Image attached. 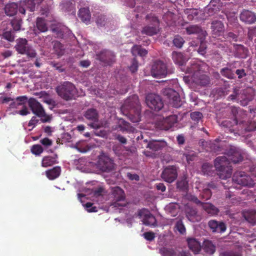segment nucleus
Wrapping results in <instances>:
<instances>
[{
  "label": "nucleus",
  "mask_w": 256,
  "mask_h": 256,
  "mask_svg": "<svg viewBox=\"0 0 256 256\" xmlns=\"http://www.w3.org/2000/svg\"><path fill=\"white\" fill-rule=\"evenodd\" d=\"M228 158L226 156H220L214 160V168L219 172V177L226 180L230 178L232 174V166L230 160L234 164L238 163L242 160V156L240 149L236 147L230 148L228 151Z\"/></svg>",
  "instance_id": "obj_1"
},
{
  "label": "nucleus",
  "mask_w": 256,
  "mask_h": 256,
  "mask_svg": "<svg viewBox=\"0 0 256 256\" xmlns=\"http://www.w3.org/2000/svg\"><path fill=\"white\" fill-rule=\"evenodd\" d=\"M58 94L66 100L73 99L76 94L74 85L70 82H64L56 88Z\"/></svg>",
  "instance_id": "obj_2"
},
{
  "label": "nucleus",
  "mask_w": 256,
  "mask_h": 256,
  "mask_svg": "<svg viewBox=\"0 0 256 256\" xmlns=\"http://www.w3.org/2000/svg\"><path fill=\"white\" fill-rule=\"evenodd\" d=\"M28 105L32 113L42 118L43 122H50L52 117L46 114L43 106L34 98H30L28 100Z\"/></svg>",
  "instance_id": "obj_3"
},
{
  "label": "nucleus",
  "mask_w": 256,
  "mask_h": 256,
  "mask_svg": "<svg viewBox=\"0 0 256 256\" xmlns=\"http://www.w3.org/2000/svg\"><path fill=\"white\" fill-rule=\"evenodd\" d=\"M232 180L234 185L239 186L238 188H240V186H252L254 184L252 178L244 172H236L233 175Z\"/></svg>",
  "instance_id": "obj_4"
},
{
  "label": "nucleus",
  "mask_w": 256,
  "mask_h": 256,
  "mask_svg": "<svg viewBox=\"0 0 256 256\" xmlns=\"http://www.w3.org/2000/svg\"><path fill=\"white\" fill-rule=\"evenodd\" d=\"M112 192L114 198L112 206L118 208L125 206L126 205L125 194L121 188L118 186L114 187L112 188Z\"/></svg>",
  "instance_id": "obj_5"
},
{
  "label": "nucleus",
  "mask_w": 256,
  "mask_h": 256,
  "mask_svg": "<svg viewBox=\"0 0 256 256\" xmlns=\"http://www.w3.org/2000/svg\"><path fill=\"white\" fill-rule=\"evenodd\" d=\"M16 50L20 54H26L30 58H35L36 53L32 47L28 44V40L26 38H20L18 40L17 44L15 46Z\"/></svg>",
  "instance_id": "obj_6"
},
{
  "label": "nucleus",
  "mask_w": 256,
  "mask_h": 256,
  "mask_svg": "<svg viewBox=\"0 0 256 256\" xmlns=\"http://www.w3.org/2000/svg\"><path fill=\"white\" fill-rule=\"evenodd\" d=\"M97 168L104 172H110L114 168L115 164L114 160L105 154L99 156L96 164Z\"/></svg>",
  "instance_id": "obj_7"
},
{
  "label": "nucleus",
  "mask_w": 256,
  "mask_h": 256,
  "mask_svg": "<svg viewBox=\"0 0 256 256\" xmlns=\"http://www.w3.org/2000/svg\"><path fill=\"white\" fill-rule=\"evenodd\" d=\"M147 106L152 110L158 112L164 106V104L160 96L154 94H148L146 98Z\"/></svg>",
  "instance_id": "obj_8"
},
{
  "label": "nucleus",
  "mask_w": 256,
  "mask_h": 256,
  "mask_svg": "<svg viewBox=\"0 0 256 256\" xmlns=\"http://www.w3.org/2000/svg\"><path fill=\"white\" fill-rule=\"evenodd\" d=\"M122 112L134 111L140 110V106L138 97L136 94H133L129 96L125 101L121 107Z\"/></svg>",
  "instance_id": "obj_9"
},
{
  "label": "nucleus",
  "mask_w": 256,
  "mask_h": 256,
  "mask_svg": "<svg viewBox=\"0 0 256 256\" xmlns=\"http://www.w3.org/2000/svg\"><path fill=\"white\" fill-rule=\"evenodd\" d=\"M164 94L167 96L169 103L172 106L178 108L182 105L179 94L172 88L165 89L163 92Z\"/></svg>",
  "instance_id": "obj_10"
},
{
  "label": "nucleus",
  "mask_w": 256,
  "mask_h": 256,
  "mask_svg": "<svg viewBox=\"0 0 256 256\" xmlns=\"http://www.w3.org/2000/svg\"><path fill=\"white\" fill-rule=\"evenodd\" d=\"M168 73L167 66L162 61L156 62L152 66L151 74L154 78L166 76Z\"/></svg>",
  "instance_id": "obj_11"
},
{
  "label": "nucleus",
  "mask_w": 256,
  "mask_h": 256,
  "mask_svg": "<svg viewBox=\"0 0 256 256\" xmlns=\"http://www.w3.org/2000/svg\"><path fill=\"white\" fill-rule=\"evenodd\" d=\"M162 178L168 183L174 182L178 177V170L176 166H170L166 167L161 174Z\"/></svg>",
  "instance_id": "obj_12"
},
{
  "label": "nucleus",
  "mask_w": 256,
  "mask_h": 256,
  "mask_svg": "<svg viewBox=\"0 0 256 256\" xmlns=\"http://www.w3.org/2000/svg\"><path fill=\"white\" fill-rule=\"evenodd\" d=\"M177 117L175 115H170L166 118L158 120L156 124L157 127L161 130H168L176 122Z\"/></svg>",
  "instance_id": "obj_13"
},
{
  "label": "nucleus",
  "mask_w": 256,
  "mask_h": 256,
  "mask_svg": "<svg viewBox=\"0 0 256 256\" xmlns=\"http://www.w3.org/2000/svg\"><path fill=\"white\" fill-rule=\"evenodd\" d=\"M97 58L106 65L110 66L116 61L114 54L108 50H104L96 54Z\"/></svg>",
  "instance_id": "obj_14"
},
{
  "label": "nucleus",
  "mask_w": 256,
  "mask_h": 256,
  "mask_svg": "<svg viewBox=\"0 0 256 256\" xmlns=\"http://www.w3.org/2000/svg\"><path fill=\"white\" fill-rule=\"evenodd\" d=\"M85 118L94 122L90 124V126L94 128L98 129L100 128L99 124L96 123L98 120V114L96 110L94 108H89L84 113Z\"/></svg>",
  "instance_id": "obj_15"
},
{
  "label": "nucleus",
  "mask_w": 256,
  "mask_h": 256,
  "mask_svg": "<svg viewBox=\"0 0 256 256\" xmlns=\"http://www.w3.org/2000/svg\"><path fill=\"white\" fill-rule=\"evenodd\" d=\"M240 20L246 24H252L256 22V14L254 12L244 9L240 14Z\"/></svg>",
  "instance_id": "obj_16"
},
{
  "label": "nucleus",
  "mask_w": 256,
  "mask_h": 256,
  "mask_svg": "<svg viewBox=\"0 0 256 256\" xmlns=\"http://www.w3.org/2000/svg\"><path fill=\"white\" fill-rule=\"evenodd\" d=\"M138 216L140 218L144 217L142 222L146 226H154L156 223L154 216L145 208L140 210L138 212Z\"/></svg>",
  "instance_id": "obj_17"
},
{
  "label": "nucleus",
  "mask_w": 256,
  "mask_h": 256,
  "mask_svg": "<svg viewBox=\"0 0 256 256\" xmlns=\"http://www.w3.org/2000/svg\"><path fill=\"white\" fill-rule=\"evenodd\" d=\"M208 226L214 232L222 233L226 230V226L222 222L210 220L208 222Z\"/></svg>",
  "instance_id": "obj_18"
},
{
  "label": "nucleus",
  "mask_w": 256,
  "mask_h": 256,
  "mask_svg": "<svg viewBox=\"0 0 256 256\" xmlns=\"http://www.w3.org/2000/svg\"><path fill=\"white\" fill-rule=\"evenodd\" d=\"M211 29L214 36H222L224 32V24L220 20H214L211 24Z\"/></svg>",
  "instance_id": "obj_19"
},
{
  "label": "nucleus",
  "mask_w": 256,
  "mask_h": 256,
  "mask_svg": "<svg viewBox=\"0 0 256 256\" xmlns=\"http://www.w3.org/2000/svg\"><path fill=\"white\" fill-rule=\"evenodd\" d=\"M199 72H194L193 76L194 82L201 86H206L210 84V78L206 74H200Z\"/></svg>",
  "instance_id": "obj_20"
},
{
  "label": "nucleus",
  "mask_w": 256,
  "mask_h": 256,
  "mask_svg": "<svg viewBox=\"0 0 256 256\" xmlns=\"http://www.w3.org/2000/svg\"><path fill=\"white\" fill-rule=\"evenodd\" d=\"M186 214L188 220L192 222H198L200 220V217L198 214L195 208L187 206L186 208Z\"/></svg>",
  "instance_id": "obj_21"
},
{
  "label": "nucleus",
  "mask_w": 256,
  "mask_h": 256,
  "mask_svg": "<svg viewBox=\"0 0 256 256\" xmlns=\"http://www.w3.org/2000/svg\"><path fill=\"white\" fill-rule=\"evenodd\" d=\"M234 47V56L236 57L244 58L248 55V50L242 44H236Z\"/></svg>",
  "instance_id": "obj_22"
},
{
  "label": "nucleus",
  "mask_w": 256,
  "mask_h": 256,
  "mask_svg": "<svg viewBox=\"0 0 256 256\" xmlns=\"http://www.w3.org/2000/svg\"><path fill=\"white\" fill-rule=\"evenodd\" d=\"M78 16L81 20L88 24L90 22L91 18L88 8H83L80 9Z\"/></svg>",
  "instance_id": "obj_23"
},
{
  "label": "nucleus",
  "mask_w": 256,
  "mask_h": 256,
  "mask_svg": "<svg viewBox=\"0 0 256 256\" xmlns=\"http://www.w3.org/2000/svg\"><path fill=\"white\" fill-rule=\"evenodd\" d=\"M188 244L190 249L195 254H198L201 250L200 244L196 238H191L188 239Z\"/></svg>",
  "instance_id": "obj_24"
},
{
  "label": "nucleus",
  "mask_w": 256,
  "mask_h": 256,
  "mask_svg": "<svg viewBox=\"0 0 256 256\" xmlns=\"http://www.w3.org/2000/svg\"><path fill=\"white\" fill-rule=\"evenodd\" d=\"M159 32V27L155 26L148 24L144 26L142 30V34L148 36L156 34Z\"/></svg>",
  "instance_id": "obj_25"
},
{
  "label": "nucleus",
  "mask_w": 256,
  "mask_h": 256,
  "mask_svg": "<svg viewBox=\"0 0 256 256\" xmlns=\"http://www.w3.org/2000/svg\"><path fill=\"white\" fill-rule=\"evenodd\" d=\"M61 172L60 166H55L52 169L46 171V174L47 178L50 180H54L58 178Z\"/></svg>",
  "instance_id": "obj_26"
},
{
  "label": "nucleus",
  "mask_w": 256,
  "mask_h": 256,
  "mask_svg": "<svg viewBox=\"0 0 256 256\" xmlns=\"http://www.w3.org/2000/svg\"><path fill=\"white\" fill-rule=\"evenodd\" d=\"M18 10V6L15 2L9 3L6 4L4 8L6 14L8 16H13L15 15Z\"/></svg>",
  "instance_id": "obj_27"
},
{
  "label": "nucleus",
  "mask_w": 256,
  "mask_h": 256,
  "mask_svg": "<svg viewBox=\"0 0 256 256\" xmlns=\"http://www.w3.org/2000/svg\"><path fill=\"white\" fill-rule=\"evenodd\" d=\"M58 163L56 161V157L50 156H44L42 160V166L47 168L51 166L54 164Z\"/></svg>",
  "instance_id": "obj_28"
},
{
  "label": "nucleus",
  "mask_w": 256,
  "mask_h": 256,
  "mask_svg": "<svg viewBox=\"0 0 256 256\" xmlns=\"http://www.w3.org/2000/svg\"><path fill=\"white\" fill-rule=\"evenodd\" d=\"M202 207L206 213L211 216L216 215L219 212L218 208L210 203H204Z\"/></svg>",
  "instance_id": "obj_29"
},
{
  "label": "nucleus",
  "mask_w": 256,
  "mask_h": 256,
  "mask_svg": "<svg viewBox=\"0 0 256 256\" xmlns=\"http://www.w3.org/2000/svg\"><path fill=\"white\" fill-rule=\"evenodd\" d=\"M123 112L126 113L125 114L128 116L132 122H138L140 121V110Z\"/></svg>",
  "instance_id": "obj_30"
},
{
  "label": "nucleus",
  "mask_w": 256,
  "mask_h": 256,
  "mask_svg": "<svg viewBox=\"0 0 256 256\" xmlns=\"http://www.w3.org/2000/svg\"><path fill=\"white\" fill-rule=\"evenodd\" d=\"M202 248L206 252L210 254H213L216 251L215 246L209 240H204Z\"/></svg>",
  "instance_id": "obj_31"
},
{
  "label": "nucleus",
  "mask_w": 256,
  "mask_h": 256,
  "mask_svg": "<svg viewBox=\"0 0 256 256\" xmlns=\"http://www.w3.org/2000/svg\"><path fill=\"white\" fill-rule=\"evenodd\" d=\"M230 108V112L233 115L234 118L233 119V124H229L230 121L228 120H224L222 122V124L224 126H225L226 127H230L232 126L234 124H238V121L236 118V116L237 114L238 113V108L232 106Z\"/></svg>",
  "instance_id": "obj_32"
},
{
  "label": "nucleus",
  "mask_w": 256,
  "mask_h": 256,
  "mask_svg": "<svg viewBox=\"0 0 256 256\" xmlns=\"http://www.w3.org/2000/svg\"><path fill=\"white\" fill-rule=\"evenodd\" d=\"M36 26L38 30L42 32H44L48 30L46 20L42 18H38L36 22Z\"/></svg>",
  "instance_id": "obj_33"
},
{
  "label": "nucleus",
  "mask_w": 256,
  "mask_h": 256,
  "mask_svg": "<svg viewBox=\"0 0 256 256\" xmlns=\"http://www.w3.org/2000/svg\"><path fill=\"white\" fill-rule=\"evenodd\" d=\"M245 219L252 224H256V211L254 210H248L244 213Z\"/></svg>",
  "instance_id": "obj_34"
},
{
  "label": "nucleus",
  "mask_w": 256,
  "mask_h": 256,
  "mask_svg": "<svg viewBox=\"0 0 256 256\" xmlns=\"http://www.w3.org/2000/svg\"><path fill=\"white\" fill-rule=\"evenodd\" d=\"M165 146L164 142L158 141H150L147 146V148H150L152 151H158L162 150Z\"/></svg>",
  "instance_id": "obj_35"
},
{
  "label": "nucleus",
  "mask_w": 256,
  "mask_h": 256,
  "mask_svg": "<svg viewBox=\"0 0 256 256\" xmlns=\"http://www.w3.org/2000/svg\"><path fill=\"white\" fill-rule=\"evenodd\" d=\"M172 58L176 64L182 66L184 64V59L181 52H174L172 53Z\"/></svg>",
  "instance_id": "obj_36"
},
{
  "label": "nucleus",
  "mask_w": 256,
  "mask_h": 256,
  "mask_svg": "<svg viewBox=\"0 0 256 256\" xmlns=\"http://www.w3.org/2000/svg\"><path fill=\"white\" fill-rule=\"evenodd\" d=\"M41 96L40 98H42V102L50 106V109H52V108L56 106V102L52 98H48V94L45 92H42Z\"/></svg>",
  "instance_id": "obj_37"
},
{
  "label": "nucleus",
  "mask_w": 256,
  "mask_h": 256,
  "mask_svg": "<svg viewBox=\"0 0 256 256\" xmlns=\"http://www.w3.org/2000/svg\"><path fill=\"white\" fill-rule=\"evenodd\" d=\"M202 172L204 175L212 176L214 173V166L211 164L204 163L202 166Z\"/></svg>",
  "instance_id": "obj_38"
},
{
  "label": "nucleus",
  "mask_w": 256,
  "mask_h": 256,
  "mask_svg": "<svg viewBox=\"0 0 256 256\" xmlns=\"http://www.w3.org/2000/svg\"><path fill=\"white\" fill-rule=\"evenodd\" d=\"M133 55L138 54L140 56H144L148 54V51L140 46L134 45L132 48Z\"/></svg>",
  "instance_id": "obj_39"
},
{
  "label": "nucleus",
  "mask_w": 256,
  "mask_h": 256,
  "mask_svg": "<svg viewBox=\"0 0 256 256\" xmlns=\"http://www.w3.org/2000/svg\"><path fill=\"white\" fill-rule=\"evenodd\" d=\"M146 20L148 22L150 23V25L160 26V20L158 17L156 16L154 14H150L146 16Z\"/></svg>",
  "instance_id": "obj_40"
},
{
  "label": "nucleus",
  "mask_w": 256,
  "mask_h": 256,
  "mask_svg": "<svg viewBox=\"0 0 256 256\" xmlns=\"http://www.w3.org/2000/svg\"><path fill=\"white\" fill-rule=\"evenodd\" d=\"M186 30L188 34H198L202 32V28L198 25H190L188 26Z\"/></svg>",
  "instance_id": "obj_41"
},
{
  "label": "nucleus",
  "mask_w": 256,
  "mask_h": 256,
  "mask_svg": "<svg viewBox=\"0 0 256 256\" xmlns=\"http://www.w3.org/2000/svg\"><path fill=\"white\" fill-rule=\"evenodd\" d=\"M20 4L24 6L30 12H34L35 10L36 4L34 0H22Z\"/></svg>",
  "instance_id": "obj_42"
},
{
  "label": "nucleus",
  "mask_w": 256,
  "mask_h": 256,
  "mask_svg": "<svg viewBox=\"0 0 256 256\" xmlns=\"http://www.w3.org/2000/svg\"><path fill=\"white\" fill-rule=\"evenodd\" d=\"M176 187L180 190L187 192L188 189V182L186 179H182L176 182Z\"/></svg>",
  "instance_id": "obj_43"
},
{
  "label": "nucleus",
  "mask_w": 256,
  "mask_h": 256,
  "mask_svg": "<svg viewBox=\"0 0 256 256\" xmlns=\"http://www.w3.org/2000/svg\"><path fill=\"white\" fill-rule=\"evenodd\" d=\"M220 74L229 79H233L234 78V74L230 68H224L220 70Z\"/></svg>",
  "instance_id": "obj_44"
},
{
  "label": "nucleus",
  "mask_w": 256,
  "mask_h": 256,
  "mask_svg": "<svg viewBox=\"0 0 256 256\" xmlns=\"http://www.w3.org/2000/svg\"><path fill=\"white\" fill-rule=\"evenodd\" d=\"M160 252L162 256H176V252L172 248H163Z\"/></svg>",
  "instance_id": "obj_45"
},
{
  "label": "nucleus",
  "mask_w": 256,
  "mask_h": 256,
  "mask_svg": "<svg viewBox=\"0 0 256 256\" xmlns=\"http://www.w3.org/2000/svg\"><path fill=\"white\" fill-rule=\"evenodd\" d=\"M184 13L188 15V18L190 20L198 14V10L196 8H186L184 10Z\"/></svg>",
  "instance_id": "obj_46"
},
{
  "label": "nucleus",
  "mask_w": 256,
  "mask_h": 256,
  "mask_svg": "<svg viewBox=\"0 0 256 256\" xmlns=\"http://www.w3.org/2000/svg\"><path fill=\"white\" fill-rule=\"evenodd\" d=\"M174 228L180 234H184L186 233V228L181 219L178 220L175 224Z\"/></svg>",
  "instance_id": "obj_47"
},
{
  "label": "nucleus",
  "mask_w": 256,
  "mask_h": 256,
  "mask_svg": "<svg viewBox=\"0 0 256 256\" xmlns=\"http://www.w3.org/2000/svg\"><path fill=\"white\" fill-rule=\"evenodd\" d=\"M94 16L96 19V23L98 26H102L105 25L106 22V16L98 14L94 15Z\"/></svg>",
  "instance_id": "obj_48"
},
{
  "label": "nucleus",
  "mask_w": 256,
  "mask_h": 256,
  "mask_svg": "<svg viewBox=\"0 0 256 256\" xmlns=\"http://www.w3.org/2000/svg\"><path fill=\"white\" fill-rule=\"evenodd\" d=\"M32 153L36 156H40L44 152V148L40 144H34L30 148Z\"/></svg>",
  "instance_id": "obj_49"
},
{
  "label": "nucleus",
  "mask_w": 256,
  "mask_h": 256,
  "mask_svg": "<svg viewBox=\"0 0 256 256\" xmlns=\"http://www.w3.org/2000/svg\"><path fill=\"white\" fill-rule=\"evenodd\" d=\"M208 6L209 10L210 9L215 10L216 11H218L220 7V0H211Z\"/></svg>",
  "instance_id": "obj_50"
},
{
  "label": "nucleus",
  "mask_w": 256,
  "mask_h": 256,
  "mask_svg": "<svg viewBox=\"0 0 256 256\" xmlns=\"http://www.w3.org/2000/svg\"><path fill=\"white\" fill-rule=\"evenodd\" d=\"M244 130L246 132H251L256 129V124L254 121L250 120L244 124Z\"/></svg>",
  "instance_id": "obj_51"
},
{
  "label": "nucleus",
  "mask_w": 256,
  "mask_h": 256,
  "mask_svg": "<svg viewBox=\"0 0 256 256\" xmlns=\"http://www.w3.org/2000/svg\"><path fill=\"white\" fill-rule=\"evenodd\" d=\"M184 42V40L182 38L178 35L176 36L173 40V44L174 46L178 48H181Z\"/></svg>",
  "instance_id": "obj_52"
},
{
  "label": "nucleus",
  "mask_w": 256,
  "mask_h": 256,
  "mask_svg": "<svg viewBox=\"0 0 256 256\" xmlns=\"http://www.w3.org/2000/svg\"><path fill=\"white\" fill-rule=\"evenodd\" d=\"M209 144L211 152L216 154H220L222 152V148L219 144L214 143H210Z\"/></svg>",
  "instance_id": "obj_53"
},
{
  "label": "nucleus",
  "mask_w": 256,
  "mask_h": 256,
  "mask_svg": "<svg viewBox=\"0 0 256 256\" xmlns=\"http://www.w3.org/2000/svg\"><path fill=\"white\" fill-rule=\"evenodd\" d=\"M190 118L192 120L198 122L202 118V114L199 112H194L190 113Z\"/></svg>",
  "instance_id": "obj_54"
},
{
  "label": "nucleus",
  "mask_w": 256,
  "mask_h": 256,
  "mask_svg": "<svg viewBox=\"0 0 256 256\" xmlns=\"http://www.w3.org/2000/svg\"><path fill=\"white\" fill-rule=\"evenodd\" d=\"M2 37L4 39L9 42H12L14 41V36L11 31H6L2 34Z\"/></svg>",
  "instance_id": "obj_55"
},
{
  "label": "nucleus",
  "mask_w": 256,
  "mask_h": 256,
  "mask_svg": "<svg viewBox=\"0 0 256 256\" xmlns=\"http://www.w3.org/2000/svg\"><path fill=\"white\" fill-rule=\"evenodd\" d=\"M21 21L18 20H14L11 21L10 24L13 29L15 31L20 30L21 27Z\"/></svg>",
  "instance_id": "obj_56"
},
{
  "label": "nucleus",
  "mask_w": 256,
  "mask_h": 256,
  "mask_svg": "<svg viewBox=\"0 0 256 256\" xmlns=\"http://www.w3.org/2000/svg\"><path fill=\"white\" fill-rule=\"evenodd\" d=\"M220 256H241L240 254L236 251L228 250L221 252Z\"/></svg>",
  "instance_id": "obj_57"
},
{
  "label": "nucleus",
  "mask_w": 256,
  "mask_h": 256,
  "mask_svg": "<svg viewBox=\"0 0 256 256\" xmlns=\"http://www.w3.org/2000/svg\"><path fill=\"white\" fill-rule=\"evenodd\" d=\"M138 68V62L136 58L132 59L131 65L129 67L130 70L132 73L136 72Z\"/></svg>",
  "instance_id": "obj_58"
},
{
  "label": "nucleus",
  "mask_w": 256,
  "mask_h": 256,
  "mask_svg": "<svg viewBox=\"0 0 256 256\" xmlns=\"http://www.w3.org/2000/svg\"><path fill=\"white\" fill-rule=\"evenodd\" d=\"M52 32L58 38H62L63 36L64 32L62 29L58 27H55L52 28Z\"/></svg>",
  "instance_id": "obj_59"
},
{
  "label": "nucleus",
  "mask_w": 256,
  "mask_h": 256,
  "mask_svg": "<svg viewBox=\"0 0 256 256\" xmlns=\"http://www.w3.org/2000/svg\"><path fill=\"white\" fill-rule=\"evenodd\" d=\"M240 90L237 88H234L232 94H230L228 98V100H236L238 94H239Z\"/></svg>",
  "instance_id": "obj_60"
},
{
  "label": "nucleus",
  "mask_w": 256,
  "mask_h": 256,
  "mask_svg": "<svg viewBox=\"0 0 256 256\" xmlns=\"http://www.w3.org/2000/svg\"><path fill=\"white\" fill-rule=\"evenodd\" d=\"M143 235L144 238L149 241L152 240L155 238L154 234L152 232H146Z\"/></svg>",
  "instance_id": "obj_61"
},
{
  "label": "nucleus",
  "mask_w": 256,
  "mask_h": 256,
  "mask_svg": "<svg viewBox=\"0 0 256 256\" xmlns=\"http://www.w3.org/2000/svg\"><path fill=\"white\" fill-rule=\"evenodd\" d=\"M40 142L45 146H51L52 144V142L51 140L48 138H44L40 140Z\"/></svg>",
  "instance_id": "obj_62"
},
{
  "label": "nucleus",
  "mask_w": 256,
  "mask_h": 256,
  "mask_svg": "<svg viewBox=\"0 0 256 256\" xmlns=\"http://www.w3.org/2000/svg\"><path fill=\"white\" fill-rule=\"evenodd\" d=\"M206 46L205 42H202L198 50V52L204 55L206 53Z\"/></svg>",
  "instance_id": "obj_63"
},
{
  "label": "nucleus",
  "mask_w": 256,
  "mask_h": 256,
  "mask_svg": "<svg viewBox=\"0 0 256 256\" xmlns=\"http://www.w3.org/2000/svg\"><path fill=\"white\" fill-rule=\"evenodd\" d=\"M16 100L18 101V105L20 106H25V104L28 100V98L25 96H20L16 98Z\"/></svg>",
  "instance_id": "obj_64"
}]
</instances>
